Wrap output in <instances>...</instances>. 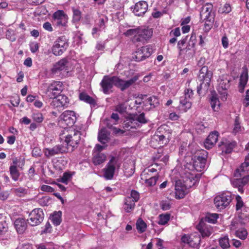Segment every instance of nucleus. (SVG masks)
Returning a JSON list of instances; mask_svg holds the SVG:
<instances>
[{"label": "nucleus", "mask_w": 249, "mask_h": 249, "mask_svg": "<svg viewBox=\"0 0 249 249\" xmlns=\"http://www.w3.org/2000/svg\"><path fill=\"white\" fill-rule=\"evenodd\" d=\"M189 189L186 187L181 180H178L176 182L175 197L177 199L183 198L188 193Z\"/></svg>", "instance_id": "nucleus-23"}, {"label": "nucleus", "mask_w": 249, "mask_h": 249, "mask_svg": "<svg viewBox=\"0 0 249 249\" xmlns=\"http://www.w3.org/2000/svg\"><path fill=\"white\" fill-rule=\"evenodd\" d=\"M212 76L213 72L208 70V67L204 66L200 69L198 75V80L200 82L197 87L198 94L205 93L208 90Z\"/></svg>", "instance_id": "nucleus-5"}, {"label": "nucleus", "mask_w": 249, "mask_h": 249, "mask_svg": "<svg viewBox=\"0 0 249 249\" xmlns=\"http://www.w3.org/2000/svg\"><path fill=\"white\" fill-rule=\"evenodd\" d=\"M68 61L66 59L63 58L61 59L55 64L54 65L52 69L53 73H56L58 71L64 70L67 67Z\"/></svg>", "instance_id": "nucleus-28"}, {"label": "nucleus", "mask_w": 249, "mask_h": 249, "mask_svg": "<svg viewBox=\"0 0 249 249\" xmlns=\"http://www.w3.org/2000/svg\"><path fill=\"white\" fill-rule=\"evenodd\" d=\"M95 26L100 28L102 30L105 28V20L103 18H101L99 19V22L96 23Z\"/></svg>", "instance_id": "nucleus-59"}, {"label": "nucleus", "mask_w": 249, "mask_h": 249, "mask_svg": "<svg viewBox=\"0 0 249 249\" xmlns=\"http://www.w3.org/2000/svg\"><path fill=\"white\" fill-rule=\"evenodd\" d=\"M121 163L119 159L116 157H111L108 162L103 169V176L106 179H111L114 176L116 168H119Z\"/></svg>", "instance_id": "nucleus-11"}, {"label": "nucleus", "mask_w": 249, "mask_h": 249, "mask_svg": "<svg viewBox=\"0 0 249 249\" xmlns=\"http://www.w3.org/2000/svg\"><path fill=\"white\" fill-rule=\"evenodd\" d=\"M68 39L64 36L58 37L52 48L53 53L59 56L63 54L69 46Z\"/></svg>", "instance_id": "nucleus-12"}, {"label": "nucleus", "mask_w": 249, "mask_h": 249, "mask_svg": "<svg viewBox=\"0 0 249 249\" xmlns=\"http://www.w3.org/2000/svg\"><path fill=\"white\" fill-rule=\"evenodd\" d=\"M53 22L59 27L65 26L67 23V16L61 10L55 12L53 15Z\"/></svg>", "instance_id": "nucleus-21"}, {"label": "nucleus", "mask_w": 249, "mask_h": 249, "mask_svg": "<svg viewBox=\"0 0 249 249\" xmlns=\"http://www.w3.org/2000/svg\"><path fill=\"white\" fill-rule=\"evenodd\" d=\"M10 174L11 178L14 181H17L20 176V173L15 166H10L9 168Z\"/></svg>", "instance_id": "nucleus-39"}, {"label": "nucleus", "mask_w": 249, "mask_h": 249, "mask_svg": "<svg viewBox=\"0 0 249 249\" xmlns=\"http://www.w3.org/2000/svg\"><path fill=\"white\" fill-rule=\"evenodd\" d=\"M197 227L203 238L210 236L213 232V229L210 225L202 222H200Z\"/></svg>", "instance_id": "nucleus-26"}, {"label": "nucleus", "mask_w": 249, "mask_h": 249, "mask_svg": "<svg viewBox=\"0 0 249 249\" xmlns=\"http://www.w3.org/2000/svg\"><path fill=\"white\" fill-rule=\"evenodd\" d=\"M139 194L138 192L135 190H132L130 194V196L127 197H131L133 201L135 202L139 199Z\"/></svg>", "instance_id": "nucleus-55"}, {"label": "nucleus", "mask_w": 249, "mask_h": 249, "mask_svg": "<svg viewBox=\"0 0 249 249\" xmlns=\"http://www.w3.org/2000/svg\"><path fill=\"white\" fill-rule=\"evenodd\" d=\"M79 97L81 100L90 105H95L96 104L94 99L84 92L80 93Z\"/></svg>", "instance_id": "nucleus-38"}, {"label": "nucleus", "mask_w": 249, "mask_h": 249, "mask_svg": "<svg viewBox=\"0 0 249 249\" xmlns=\"http://www.w3.org/2000/svg\"><path fill=\"white\" fill-rule=\"evenodd\" d=\"M222 44L224 48H227L228 47L229 43L228 38L226 36H223L222 38Z\"/></svg>", "instance_id": "nucleus-64"}, {"label": "nucleus", "mask_w": 249, "mask_h": 249, "mask_svg": "<svg viewBox=\"0 0 249 249\" xmlns=\"http://www.w3.org/2000/svg\"><path fill=\"white\" fill-rule=\"evenodd\" d=\"M171 130L168 125L163 124L160 126L156 132L153 139L159 142L160 146L166 144L170 138Z\"/></svg>", "instance_id": "nucleus-8"}, {"label": "nucleus", "mask_w": 249, "mask_h": 249, "mask_svg": "<svg viewBox=\"0 0 249 249\" xmlns=\"http://www.w3.org/2000/svg\"><path fill=\"white\" fill-rule=\"evenodd\" d=\"M249 166V154L246 157L244 162L237 168L235 173L234 177L242 178L233 179L231 180V183L234 187L237 188L238 191L243 193L244 191L243 187L246 186L249 180V175L248 173V167Z\"/></svg>", "instance_id": "nucleus-2"}, {"label": "nucleus", "mask_w": 249, "mask_h": 249, "mask_svg": "<svg viewBox=\"0 0 249 249\" xmlns=\"http://www.w3.org/2000/svg\"><path fill=\"white\" fill-rule=\"evenodd\" d=\"M183 178V184L189 189L195 185L198 181L200 175L196 174L185 168Z\"/></svg>", "instance_id": "nucleus-13"}, {"label": "nucleus", "mask_w": 249, "mask_h": 249, "mask_svg": "<svg viewBox=\"0 0 249 249\" xmlns=\"http://www.w3.org/2000/svg\"><path fill=\"white\" fill-rule=\"evenodd\" d=\"M159 177L158 176H154L151 177L149 179H147L145 180V183L148 186H152L156 184Z\"/></svg>", "instance_id": "nucleus-50"}, {"label": "nucleus", "mask_w": 249, "mask_h": 249, "mask_svg": "<svg viewBox=\"0 0 249 249\" xmlns=\"http://www.w3.org/2000/svg\"><path fill=\"white\" fill-rule=\"evenodd\" d=\"M126 109V107L124 104H119L116 107V111L120 113H123L125 112Z\"/></svg>", "instance_id": "nucleus-56"}, {"label": "nucleus", "mask_w": 249, "mask_h": 249, "mask_svg": "<svg viewBox=\"0 0 249 249\" xmlns=\"http://www.w3.org/2000/svg\"><path fill=\"white\" fill-rule=\"evenodd\" d=\"M69 98L64 95H59L52 99L50 106L53 108L63 107L66 108L69 105Z\"/></svg>", "instance_id": "nucleus-18"}, {"label": "nucleus", "mask_w": 249, "mask_h": 249, "mask_svg": "<svg viewBox=\"0 0 249 249\" xmlns=\"http://www.w3.org/2000/svg\"><path fill=\"white\" fill-rule=\"evenodd\" d=\"M241 131V127L240 126V122H239V117H236L234 124V128L233 129V133L236 134Z\"/></svg>", "instance_id": "nucleus-49"}, {"label": "nucleus", "mask_w": 249, "mask_h": 249, "mask_svg": "<svg viewBox=\"0 0 249 249\" xmlns=\"http://www.w3.org/2000/svg\"><path fill=\"white\" fill-rule=\"evenodd\" d=\"M179 102L180 107L185 112L191 107L192 103L188 98L182 97L180 98Z\"/></svg>", "instance_id": "nucleus-36"}, {"label": "nucleus", "mask_w": 249, "mask_h": 249, "mask_svg": "<svg viewBox=\"0 0 249 249\" xmlns=\"http://www.w3.org/2000/svg\"><path fill=\"white\" fill-rule=\"evenodd\" d=\"M231 5L228 3H226L222 7L220 8L219 11L222 13L228 14L231 11Z\"/></svg>", "instance_id": "nucleus-53"}, {"label": "nucleus", "mask_w": 249, "mask_h": 249, "mask_svg": "<svg viewBox=\"0 0 249 249\" xmlns=\"http://www.w3.org/2000/svg\"><path fill=\"white\" fill-rule=\"evenodd\" d=\"M217 90L221 95L222 100H226L227 95V89L230 87V80L227 75L220 76L217 80Z\"/></svg>", "instance_id": "nucleus-17"}, {"label": "nucleus", "mask_w": 249, "mask_h": 249, "mask_svg": "<svg viewBox=\"0 0 249 249\" xmlns=\"http://www.w3.org/2000/svg\"><path fill=\"white\" fill-rule=\"evenodd\" d=\"M7 224L5 221L0 222V235H2L7 231Z\"/></svg>", "instance_id": "nucleus-52"}, {"label": "nucleus", "mask_w": 249, "mask_h": 249, "mask_svg": "<svg viewBox=\"0 0 249 249\" xmlns=\"http://www.w3.org/2000/svg\"><path fill=\"white\" fill-rule=\"evenodd\" d=\"M147 9V3L145 1H140L135 4L133 12L137 16H142Z\"/></svg>", "instance_id": "nucleus-24"}, {"label": "nucleus", "mask_w": 249, "mask_h": 249, "mask_svg": "<svg viewBox=\"0 0 249 249\" xmlns=\"http://www.w3.org/2000/svg\"><path fill=\"white\" fill-rule=\"evenodd\" d=\"M236 210L238 211L241 209L244 206V203L242 200V199L240 196L237 195L236 196Z\"/></svg>", "instance_id": "nucleus-48"}, {"label": "nucleus", "mask_w": 249, "mask_h": 249, "mask_svg": "<svg viewBox=\"0 0 249 249\" xmlns=\"http://www.w3.org/2000/svg\"><path fill=\"white\" fill-rule=\"evenodd\" d=\"M200 17L202 21H205V31H209L213 27L214 21L215 13L213 12L212 4L207 3L201 7Z\"/></svg>", "instance_id": "nucleus-6"}, {"label": "nucleus", "mask_w": 249, "mask_h": 249, "mask_svg": "<svg viewBox=\"0 0 249 249\" xmlns=\"http://www.w3.org/2000/svg\"><path fill=\"white\" fill-rule=\"evenodd\" d=\"M71 178V175L67 173H65L64 174H63V176H62V177L61 178V181L63 183H64L65 184H67L68 183V180H69V179Z\"/></svg>", "instance_id": "nucleus-60"}, {"label": "nucleus", "mask_w": 249, "mask_h": 249, "mask_svg": "<svg viewBox=\"0 0 249 249\" xmlns=\"http://www.w3.org/2000/svg\"><path fill=\"white\" fill-rule=\"evenodd\" d=\"M236 142H235L226 141L222 142L220 146L221 147V149L223 152L226 153H230L233 148L235 146Z\"/></svg>", "instance_id": "nucleus-30"}, {"label": "nucleus", "mask_w": 249, "mask_h": 249, "mask_svg": "<svg viewBox=\"0 0 249 249\" xmlns=\"http://www.w3.org/2000/svg\"><path fill=\"white\" fill-rule=\"evenodd\" d=\"M44 214L41 209H35L29 214L28 222L32 226L39 225L44 219Z\"/></svg>", "instance_id": "nucleus-16"}, {"label": "nucleus", "mask_w": 249, "mask_h": 249, "mask_svg": "<svg viewBox=\"0 0 249 249\" xmlns=\"http://www.w3.org/2000/svg\"><path fill=\"white\" fill-rule=\"evenodd\" d=\"M32 155L34 157H38L41 155V150L39 148L35 147L33 149Z\"/></svg>", "instance_id": "nucleus-61"}, {"label": "nucleus", "mask_w": 249, "mask_h": 249, "mask_svg": "<svg viewBox=\"0 0 249 249\" xmlns=\"http://www.w3.org/2000/svg\"><path fill=\"white\" fill-rule=\"evenodd\" d=\"M131 197H126L124 200V209L126 213H130L134 208L135 202Z\"/></svg>", "instance_id": "nucleus-34"}, {"label": "nucleus", "mask_w": 249, "mask_h": 249, "mask_svg": "<svg viewBox=\"0 0 249 249\" xmlns=\"http://www.w3.org/2000/svg\"><path fill=\"white\" fill-rule=\"evenodd\" d=\"M169 214H160L158 223L160 225H164L166 224L170 219Z\"/></svg>", "instance_id": "nucleus-44"}, {"label": "nucleus", "mask_w": 249, "mask_h": 249, "mask_svg": "<svg viewBox=\"0 0 249 249\" xmlns=\"http://www.w3.org/2000/svg\"><path fill=\"white\" fill-rule=\"evenodd\" d=\"M143 107L150 106L149 108L155 107L159 104L158 99L156 96H152L147 98L146 100L142 101Z\"/></svg>", "instance_id": "nucleus-35"}, {"label": "nucleus", "mask_w": 249, "mask_h": 249, "mask_svg": "<svg viewBox=\"0 0 249 249\" xmlns=\"http://www.w3.org/2000/svg\"><path fill=\"white\" fill-rule=\"evenodd\" d=\"M218 218L216 213L208 214L205 218V221L210 223H215Z\"/></svg>", "instance_id": "nucleus-47"}, {"label": "nucleus", "mask_w": 249, "mask_h": 249, "mask_svg": "<svg viewBox=\"0 0 249 249\" xmlns=\"http://www.w3.org/2000/svg\"><path fill=\"white\" fill-rule=\"evenodd\" d=\"M14 225L17 232L20 234L23 233L27 228V223L25 219L18 218L15 222Z\"/></svg>", "instance_id": "nucleus-27"}, {"label": "nucleus", "mask_w": 249, "mask_h": 249, "mask_svg": "<svg viewBox=\"0 0 249 249\" xmlns=\"http://www.w3.org/2000/svg\"><path fill=\"white\" fill-rule=\"evenodd\" d=\"M106 155L103 153L100 152L94 153L92 159L93 162L95 165H100L106 160Z\"/></svg>", "instance_id": "nucleus-33"}, {"label": "nucleus", "mask_w": 249, "mask_h": 249, "mask_svg": "<svg viewBox=\"0 0 249 249\" xmlns=\"http://www.w3.org/2000/svg\"><path fill=\"white\" fill-rule=\"evenodd\" d=\"M218 133L217 131L211 133L204 142L205 147L209 149L213 147L218 140Z\"/></svg>", "instance_id": "nucleus-25"}, {"label": "nucleus", "mask_w": 249, "mask_h": 249, "mask_svg": "<svg viewBox=\"0 0 249 249\" xmlns=\"http://www.w3.org/2000/svg\"><path fill=\"white\" fill-rule=\"evenodd\" d=\"M124 35L126 36H132V41L134 43L145 44L151 38L153 31L151 29L141 27L129 29Z\"/></svg>", "instance_id": "nucleus-4"}, {"label": "nucleus", "mask_w": 249, "mask_h": 249, "mask_svg": "<svg viewBox=\"0 0 249 249\" xmlns=\"http://www.w3.org/2000/svg\"><path fill=\"white\" fill-rule=\"evenodd\" d=\"M132 57L134 60L138 62L142 61L145 59L140 48L138 49L137 51L135 52Z\"/></svg>", "instance_id": "nucleus-43"}, {"label": "nucleus", "mask_w": 249, "mask_h": 249, "mask_svg": "<svg viewBox=\"0 0 249 249\" xmlns=\"http://www.w3.org/2000/svg\"><path fill=\"white\" fill-rule=\"evenodd\" d=\"M16 195L18 196H23L27 194V190L22 187L16 188L14 190Z\"/></svg>", "instance_id": "nucleus-51"}, {"label": "nucleus", "mask_w": 249, "mask_h": 249, "mask_svg": "<svg viewBox=\"0 0 249 249\" xmlns=\"http://www.w3.org/2000/svg\"><path fill=\"white\" fill-rule=\"evenodd\" d=\"M139 76L135 75L128 80H124L117 76H104L100 83L102 91L105 94H109L112 92L113 85L124 91L133 85L138 80Z\"/></svg>", "instance_id": "nucleus-1"}, {"label": "nucleus", "mask_w": 249, "mask_h": 249, "mask_svg": "<svg viewBox=\"0 0 249 249\" xmlns=\"http://www.w3.org/2000/svg\"><path fill=\"white\" fill-rule=\"evenodd\" d=\"M219 245L222 249H228L230 248L229 238L227 235L221 237L218 239Z\"/></svg>", "instance_id": "nucleus-37"}, {"label": "nucleus", "mask_w": 249, "mask_h": 249, "mask_svg": "<svg viewBox=\"0 0 249 249\" xmlns=\"http://www.w3.org/2000/svg\"><path fill=\"white\" fill-rule=\"evenodd\" d=\"M66 152H69L68 148H66V146L63 143L62 144L55 145L52 148H46L44 149V154L47 157Z\"/></svg>", "instance_id": "nucleus-20"}, {"label": "nucleus", "mask_w": 249, "mask_h": 249, "mask_svg": "<svg viewBox=\"0 0 249 249\" xmlns=\"http://www.w3.org/2000/svg\"><path fill=\"white\" fill-rule=\"evenodd\" d=\"M81 135V133L78 130L73 129L70 131L63 142L66 148H68L69 152L72 151L74 148L77 146L80 141Z\"/></svg>", "instance_id": "nucleus-9"}, {"label": "nucleus", "mask_w": 249, "mask_h": 249, "mask_svg": "<svg viewBox=\"0 0 249 249\" xmlns=\"http://www.w3.org/2000/svg\"><path fill=\"white\" fill-rule=\"evenodd\" d=\"M43 28L48 31L51 32L53 31V28L51 23L49 22H45L43 25Z\"/></svg>", "instance_id": "nucleus-63"}, {"label": "nucleus", "mask_w": 249, "mask_h": 249, "mask_svg": "<svg viewBox=\"0 0 249 249\" xmlns=\"http://www.w3.org/2000/svg\"><path fill=\"white\" fill-rule=\"evenodd\" d=\"M207 156V153L206 151L200 150L193 158V163H187L185 168L194 173L196 171L201 172L205 167Z\"/></svg>", "instance_id": "nucleus-7"}, {"label": "nucleus", "mask_w": 249, "mask_h": 249, "mask_svg": "<svg viewBox=\"0 0 249 249\" xmlns=\"http://www.w3.org/2000/svg\"><path fill=\"white\" fill-rule=\"evenodd\" d=\"M147 122L144 114L142 113L140 114L131 115L125 121L124 125L126 128H133L140 127L142 124Z\"/></svg>", "instance_id": "nucleus-10"}, {"label": "nucleus", "mask_w": 249, "mask_h": 249, "mask_svg": "<svg viewBox=\"0 0 249 249\" xmlns=\"http://www.w3.org/2000/svg\"><path fill=\"white\" fill-rule=\"evenodd\" d=\"M248 232L244 228L239 229L236 231V235L241 239L244 240L247 236Z\"/></svg>", "instance_id": "nucleus-46"}, {"label": "nucleus", "mask_w": 249, "mask_h": 249, "mask_svg": "<svg viewBox=\"0 0 249 249\" xmlns=\"http://www.w3.org/2000/svg\"><path fill=\"white\" fill-rule=\"evenodd\" d=\"M200 238L199 235H189L185 234L181 237V241L187 244L192 248H197L200 244Z\"/></svg>", "instance_id": "nucleus-22"}, {"label": "nucleus", "mask_w": 249, "mask_h": 249, "mask_svg": "<svg viewBox=\"0 0 249 249\" xmlns=\"http://www.w3.org/2000/svg\"><path fill=\"white\" fill-rule=\"evenodd\" d=\"M193 91L191 89H186L184 90V96L185 98H188L189 100H190L191 98L193 96Z\"/></svg>", "instance_id": "nucleus-57"}, {"label": "nucleus", "mask_w": 249, "mask_h": 249, "mask_svg": "<svg viewBox=\"0 0 249 249\" xmlns=\"http://www.w3.org/2000/svg\"><path fill=\"white\" fill-rule=\"evenodd\" d=\"M81 18V12L77 9H73V20L78 21Z\"/></svg>", "instance_id": "nucleus-54"}, {"label": "nucleus", "mask_w": 249, "mask_h": 249, "mask_svg": "<svg viewBox=\"0 0 249 249\" xmlns=\"http://www.w3.org/2000/svg\"><path fill=\"white\" fill-rule=\"evenodd\" d=\"M41 190L43 191L52 193L54 192V189L50 186L47 185H43L41 187Z\"/></svg>", "instance_id": "nucleus-58"}, {"label": "nucleus", "mask_w": 249, "mask_h": 249, "mask_svg": "<svg viewBox=\"0 0 249 249\" xmlns=\"http://www.w3.org/2000/svg\"><path fill=\"white\" fill-rule=\"evenodd\" d=\"M248 80V73L247 70H244L240 76V82H239V90L240 92H243L244 90V88L246 85Z\"/></svg>", "instance_id": "nucleus-29"}, {"label": "nucleus", "mask_w": 249, "mask_h": 249, "mask_svg": "<svg viewBox=\"0 0 249 249\" xmlns=\"http://www.w3.org/2000/svg\"><path fill=\"white\" fill-rule=\"evenodd\" d=\"M61 211L54 212L52 217V221L55 225H58L61 222Z\"/></svg>", "instance_id": "nucleus-41"}, {"label": "nucleus", "mask_w": 249, "mask_h": 249, "mask_svg": "<svg viewBox=\"0 0 249 249\" xmlns=\"http://www.w3.org/2000/svg\"><path fill=\"white\" fill-rule=\"evenodd\" d=\"M232 199V196L230 193H223L214 198V203L218 209L222 210L229 206Z\"/></svg>", "instance_id": "nucleus-14"}, {"label": "nucleus", "mask_w": 249, "mask_h": 249, "mask_svg": "<svg viewBox=\"0 0 249 249\" xmlns=\"http://www.w3.org/2000/svg\"><path fill=\"white\" fill-rule=\"evenodd\" d=\"M63 90V83L60 81H54L47 87L46 94L50 99H53L59 95Z\"/></svg>", "instance_id": "nucleus-15"}, {"label": "nucleus", "mask_w": 249, "mask_h": 249, "mask_svg": "<svg viewBox=\"0 0 249 249\" xmlns=\"http://www.w3.org/2000/svg\"><path fill=\"white\" fill-rule=\"evenodd\" d=\"M140 49L145 58L149 57L153 52V48L151 45L144 46L142 47Z\"/></svg>", "instance_id": "nucleus-40"}, {"label": "nucleus", "mask_w": 249, "mask_h": 249, "mask_svg": "<svg viewBox=\"0 0 249 249\" xmlns=\"http://www.w3.org/2000/svg\"><path fill=\"white\" fill-rule=\"evenodd\" d=\"M60 119L67 126H72L75 123L76 117L73 111L66 110L60 116Z\"/></svg>", "instance_id": "nucleus-19"}, {"label": "nucleus", "mask_w": 249, "mask_h": 249, "mask_svg": "<svg viewBox=\"0 0 249 249\" xmlns=\"http://www.w3.org/2000/svg\"><path fill=\"white\" fill-rule=\"evenodd\" d=\"M137 230L140 233L145 231L146 228V224L141 218H139L136 223Z\"/></svg>", "instance_id": "nucleus-42"}, {"label": "nucleus", "mask_w": 249, "mask_h": 249, "mask_svg": "<svg viewBox=\"0 0 249 249\" xmlns=\"http://www.w3.org/2000/svg\"><path fill=\"white\" fill-rule=\"evenodd\" d=\"M38 49V45L37 43H33L30 45V50L32 53L36 52Z\"/></svg>", "instance_id": "nucleus-62"}, {"label": "nucleus", "mask_w": 249, "mask_h": 249, "mask_svg": "<svg viewBox=\"0 0 249 249\" xmlns=\"http://www.w3.org/2000/svg\"><path fill=\"white\" fill-rule=\"evenodd\" d=\"M196 36L192 35L187 42V36L178 42L177 48L178 50V57L184 60L190 59L193 57L196 53Z\"/></svg>", "instance_id": "nucleus-3"}, {"label": "nucleus", "mask_w": 249, "mask_h": 249, "mask_svg": "<svg viewBox=\"0 0 249 249\" xmlns=\"http://www.w3.org/2000/svg\"><path fill=\"white\" fill-rule=\"evenodd\" d=\"M109 133L106 128H102L98 134V138L99 141L103 144L107 143L109 139Z\"/></svg>", "instance_id": "nucleus-31"}, {"label": "nucleus", "mask_w": 249, "mask_h": 249, "mask_svg": "<svg viewBox=\"0 0 249 249\" xmlns=\"http://www.w3.org/2000/svg\"><path fill=\"white\" fill-rule=\"evenodd\" d=\"M32 117L33 120L38 123H41L44 119L43 115L39 112H33Z\"/></svg>", "instance_id": "nucleus-45"}, {"label": "nucleus", "mask_w": 249, "mask_h": 249, "mask_svg": "<svg viewBox=\"0 0 249 249\" xmlns=\"http://www.w3.org/2000/svg\"><path fill=\"white\" fill-rule=\"evenodd\" d=\"M211 105L214 111H217L220 107V102L215 92H212L210 98Z\"/></svg>", "instance_id": "nucleus-32"}]
</instances>
